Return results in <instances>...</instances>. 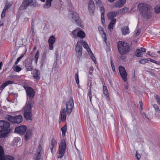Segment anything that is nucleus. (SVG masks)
I'll return each instance as SVG.
<instances>
[{
  "label": "nucleus",
  "instance_id": "f257e3e1",
  "mask_svg": "<svg viewBox=\"0 0 160 160\" xmlns=\"http://www.w3.org/2000/svg\"><path fill=\"white\" fill-rule=\"evenodd\" d=\"M66 109L65 108H63L60 112L61 120L62 121L66 120V113L69 115L72 111L74 108V102L72 97L69 98L66 102Z\"/></svg>",
  "mask_w": 160,
  "mask_h": 160
},
{
  "label": "nucleus",
  "instance_id": "f03ea898",
  "mask_svg": "<svg viewBox=\"0 0 160 160\" xmlns=\"http://www.w3.org/2000/svg\"><path fill=\"white\" fill-rule=\"evenodd\" d=\"M138 8L140 14L144 18L148 19L151 16L150 7L148 4L143 3H140L138 6Z\"/></svg>",
  "mask_w": 160,
  "mask_h": 160
},
{
  "label": "nucleus",
  "instance_id": "7ed1b4c3",
  "mask_svg": "<svg viewBox=\"0 0 160 160\" xmlns=\"http://www.w3.org/2000/svg\"><path fill=\"white\" fill-rule=\"evenodd\" d=\"M130 46L127 42L119 41L118 42V48L120 54H127L130 51Z\"/></svg>",
  "mask_w": 160,
  "mask_h": 160
},
{
  "label": "nucleus",
  "instance_id": "20e7f679",
  "mask_svg": "<svg viewBox=\"0 0 160 160\" xmlns=\"http://www.w3.org/2000/svg\"><path fill=\"white\" fill-rule=\"evenodd\" d=\"M38 6V4L35 0H24L20 6L19 9L22 10L26 9L28 6L35 7Z\"/></svg>",
  "mask_w": 160,
  "mask_h": 160
},
{
  "label": "nucleus",
  "instance_id": "39448f33",
  "mask_svg": "<svg viewBox=\"0 0 160 160\" xmlns=\"http://www.w3.org/2000/svg\"><path fill=\"white\" fill-rule=\"evenodd\" d=\"M5 119L9 121L11 124H20L22 121V117L21 115L12 116L7 115L6 116Z\"/></svg>",
  "mask_w": 160,
  "mask_h": 160
},
{
  "label": "nucleus",
  "instance_id": "423d86ee",
  "mask_svg": "<svg viewBox=\"0 0 160 160\" xmlns=\"http://www.w3.org/2000/svg\"><path fill=\"white\" fill-rule=\"evenodd\" d=\"M66 148V144L65 139H62L60 142L58 148V154L57 156L58 158H62L64 155Z\"/></svg>",
  "mask_w": 160,
  "mask_h": 160
},
{
  "label": "nucleus",
  "instance_id": "0eeeda50",
  "mask_svg": "<svg viewBox=\"0 0 160 160\" xmlns=\"http://www.w3.org/2000/svg\"><path fill=\"white\" fill-rule=\"evenodd\" d=\"M82 49L81 42L80 41H78L77 42L75 46V51L76 52L75 55L77 58H79L82 56Z\"/></svg>",
  "mask_w": 160,
  "mask_h": 160
},
{
  "label": "nucleus",
  "instance_id": "6e6552de",
  "mask_svg": "<svg viewBox=\"0 0 160 160\" xmlns=\"http://www.w3.org/2000/svg\"><path fill=\"white\" fill-rule=\"evenodd\" d=\"M28 129V127L25 125H22L16 127L15 128L14 132L20 135H24L26 130Z\"/></svg>",
  "mask_w": 160,
  "mask_h": 160
},
{
  "label": "nucleus",
  "instance_id": "1a4fd4ad",
  "mask_svg": "<svg viewBox=\"0 0 160 160\" xmlns=\"http://www.w3.org/2000/svg\"><path fill=\"white\" fill-rule=\"evenodd\" d=\"M71 15L72 19L75 20L77 25L82 28H84V26L82 24V21L78 13L73 11L71 13Z\"/></svg>",
  "mask_w": 160,
  "mask_h": 160
},
{
  "label": "nucleus",
  "instance_id": "9d476101",
  "mask_svg": "<svg viewBox=\"0 0 160 160\" xmlns=\"http://www.w3.org/2000/svg\"><path fill=\"white\" fill-rule=\"evenodd\" d=\"M119 72L122 80L126 82L127 80V73L125 70V68L122 66L119 67Z\"/></svg>",
  "mask_w": 160,
  "mask_h": 160
},
{
  "label": "nucleus",
  "instance_id": "9b49d317",
  "mask_svg": "<svg viewBox=\"0 0 160 160\" xmlns=\"http://www.w3.org/2000/svg\"><path fill=\"white\" fill-rule=\"evenodd\" d=\"M26 94L27 97H29V99H32L35 95V91L31 87H24Z\"/></svg>",
  "mask_w": 160,
  "mask_h": 160
},
{
  "label": "nucleus",
  "instance_id": "f8f14e48",
  "mask_svg": "<svg viewBox=\"0 0 160 160\" xmlns=\"http://www.w3.org/2000/svg\"><path fill=\"white\" fill-rule=\"evenodd\" d=\"M32 61L29 58L26 59L23 62L24 65L27 71H32L33 66L32 65Z\"/></svg>",
  "mask_w": 160,
  "mask_h": 160
},
{
  "label": "nucleus",
  "instance_id": "ddd939ff",
  "mask_svg": "<svg viewBox=\"0 0 160 160\" xmlns=\"http://www.w3.org/2000/svg\"><path fill=\"white\" fill-rule=\"evenodd\" d=\"M88 9L89 13L91 16L94 14L95 7L94 2L92 0H90L88 4Z\"/></svg>",
  "mask_w": 160,
  "mask_h": 160
},
{
  "label": "nucleus",
  "instance_id": "4468645a",
  "mask_svg": "<svg viewBox=\"0 0 160 160\" xmlns=\"http://www.w3.org/2000/svg\"><path fill=\"white\" fill-rule=\"evenodd\" d=\"M10 126V123L5 120H0V128L2 130L7 131V129H10L8 128Z\"/></svg>",
  "mask_w": 160,
  "mask_h": 160
},
{
  "label": "nucleus",
  "instance_id": "2eb2a0df",
  "mask_svg": "<svg viewBox=\"0 0 160 160\" xmlns=\"http://www.w3.org/2000/svg\"><path fill=\"white\" fill-rule=\"evenodd\" d=\"M43 151L42 150V147L41 145L39 144L36 150V157L35 160H42L41 158V156Z\"/></svg>",
  "mask_w": 160,
  "mask_h": 160
},
{
  "label": "nucleus",
  "instance_id": "dca6fc26",
  "mask_svg": "<svg viewBox=\"0 0 160 160\" xmlns=\"http://www.w3.org/2000/svg\"><path fill=\"white\" fill-rule=\"evenodd\" d=\"M121 10L117 11L116 12L112 11L108 13L107 14L108 19L109 20L114 19V18L118 15L119 13L121 11Z\"/></svg>",
  "mask_w": 160,
  "mask_h": 160
},
{
  "label": "nucleus",
  "instance_id": "f3484780",
  "mask_svg": "<svg viewBox=\"0 0 160 160\" xmlns=\"http://www.w3.org/2000/svg\"><path fill=\"white\" fill-rule=\"evenodd\" d=\"M24 117L25 118L27 121H32V112L29 111L26 112L24 111Z\"/></svg>",
  "mask_w": 160,
  "mask_h": 160
},
{
  "label": "nucleus",
  "instance_id": "a211bd4d",
  "mask_svg": "<svg viewBox=\"0 0 160 160\" xmlns=\"http://www.w3.org/2000/svg\"><path fill=\"white\" fill-rule=\"evenodd\" d=\"M26 133L24 136V139L26 141L29 140L32 136V131L30 129L26 130Z\"/></svg>",
  "mask_w": 160,
  "mask_h": 160
},
{
  "label": "nucleus",
  "instance_id": "6ab92c4d",
  "mask_svg": "<svg viewBox=\"0 0 160 160\" xmlns=\"http://www.w3.org/2000/svg\"><path fill=\"white\" fill-rule=\"evenodd\" d=\"M10 131V129H7V131L0 130V138L5 137L7 136V135L9 133Z\"/></svg>",
  "mask_w": 160,
  "mask_h": 160
},
{
  "label": "nucleus",
  "instance_id": "aec40b11",
  "mask_svg": "<svg viewBox=\"0 0 160 160\" xmlns=\"http://www.w3.org/2000/svg\"><path fill=\"white\" fill-rule=\"evenodd\" d=\"M126 0H119L115 3L114 6L115 7L120 8L123 6L126 3Z\"/></svg>",
  "mask_w": 160,
  "mask_h": 160
},
{
  "label": "nucleus",
  "instance_id": "412c9836",
  "mask_svg": "<svg viewBox=\"0 0 160 160\" xmlns=\"http://www.w3.org/2000/svg\"><path fill=\"white\" fill-rule=\"evenodd\" d=\"M33 73V78L37 80H39L40 79L39 75L40 72L39 70L36 69L34 71Z\"/></svg>",
  "mask_w": 160,
  "mask_h": 160
},
{
  "label": "nucleus",
  "instance_id": "4be33fe9",
  "mask_svg": "<svg viewBox=\"0 0 160 160\" xmlns=\"http://www.w3.org/2000/svg\"><path fill=\"white\" fill-rule=\"evenodd\" d=\"M100 12L101 13V22L102 23L104 22V14L105 12V9L102 6L100 8Z\"/></svg>",
  "mask_w": 160,
  "mask_h": 160
},
{
  "label": "nucleus",
  "instance_id": "5701e85b",
  "mask_svg": "<svg viewBox=\"0 0 160 160\" xmlns=\"http://www.w3.org/2000/svg\"><path fill=\"white\" fill-rule=\"evenodd\" d=\"M111 20V21L108 25V28L110 31H111L113 29V25H115L116 22V19H115Z\"/></svg>",
  "mask_w": 160,
  "mask_h": 160
},
{
  "label": "nucleus",
  "instance_id": "b1692460",
  "mask_svg": "<svg viewBox=\"0 0 160 160\" xmlns=\"http://www.w3.org/2000/svg\"><path fill=\"white\" fill-rule=\"evenodd\" d=\"M122 34L124 35L128 34L130 32L128 26L123 27L122 29Z\"/></svg>",
  "mask_w": 160,
  "mask_h": 160
},
{
  "label": "nucleus",
  "instance_id": "393cba45",
  "mask_svg": "<svg viewBox=\"0 0 160 160\" xmlns=\"http://www.w3.org/2000/svg\"><path fill=\"white\" fill-rule=\"evenodd\" d=\"M52 1V0H47L43 6V7L46 9L49 8L51 6Z\"/></svg>",
  "mask_w": 160,
  "mask_h": 160
},
{
  "label": "nucleus",
  "instance_id": "a878e982",
  "mask_svg": "<svg viewBox=\"0 0 160 160\" xmlns=\"http://www.w3.org/2000/svg\"><path fill=\"white\" fill-rule=\"evenodd\" d=\"M86 36V34L84 31L80 30L78 32V37L82 39L84 38Z\"/></svg>",
  "mask_w": 160,
  "mask_h": 160
},
{
  "label": "nucleus",
  "instance_id": "bb28decb",
  "mask_svg": "<svg viewBox=\"0 0 160 160\" xmlns=\"http://www.w3.org/2000/svg\"><path fill=\"white\" fill-rule=\"evenodd\" d=\"M15 158L12 156L10 155H5L2 160H15Z\"/></svg>",
  "mask_w": 160,
  "mask_h": 160
},
{
  "label": "nucleus",
  "instance_id": "cd10ccee",
  "mask_svg": "<svg viewBox=\"0 0 160 160\" xmlns=\"http://www.w3.org/2000/svg\"><path fill=\"white\" fill-rule=\"evenodd\" d=\"M135 55L138 57H142V52L141 50L138 48L136 49L135 52Z\"/></svg>",
  "mask_w": 160,
  "mask_h": 160
},
{
  "label": "nucleus",
  "instance_id": "c85d7f7f",
  "mask_svg": "<svg viewBox=\"0 0 160 160\" xmlns=\"http://www.w3.org/2000/svg\"><path fill=\"white\" fill-rule=\"evenodd\" d=\"M5 156L4 149L2 146H0V160H2Z\"/></svg>",
  "mask_w": 160,
  "mask_h": 160
},
{
  "label": "nucleus",
  "instance_id": "c756f323",
  "mask_svg": "<svg viewBox=\"0 0 160 160\" xmlns=\"http://www.w3.org/2000/svg\"><path fill=\"white\" fill-rule=\"evenodd\" d=\"M56 40L55 38L53 36H51L48 40L49 44H53L55 42Z\"/></svg>",
  "mask_w": 160,
  "mask_h": 160
},
{
  "label": "nucleus",
  "instance_id": "7c9ffc66",
  "mask_svg": "<svg viewBox=\"0 0 160 160\" xmlns=\"http://www.w3.org/2000/svg\"><path fill=\"white\" fill-rule=\"evenodd\" d=\"M100 34L102 36V37L103 38L104 41L107 40V38L106 37V34L104 31V30L99 32Z\"/></svg>",
  "mask_w": 160,
  "mask_h": 160
},
{
  "label": "nucleus",
  "instance_id": "2f4dec72",
  "mask_svg": "<svg viewBox=\"0 0 160 160\" xmlns=\"http://www.w3.org/2000/svg\"><path fill=\"white\" fill-rule=\"evenodd\" d=\"M32 107L30 106V105L28 103L26 105V106L24 108V111L32 112Z\"/></svg>",
  "mask_w": 160,
  "mask_h": 160
},
{
  "label": "nucleus",
  "instance_id": "473e14b6",
  "mask_svg": "<svg viewBox=\"0 0 160 160\" xmlns=\"http://www.w3.org/2000/svg\"><path fill=\"white\" fill-rule=\"evenodd\" d=\"M27 51V48H26L25 50L24 53L22 54L21 56L18 58L17 60H16L15 62V64L16 65L18 63L19 61L23 57H24V56L25 55L26 52Z\"/></svg>",
  "mask_w": 160,
  "mask_h": 160
},
{
  "label": "nucleus",
  "instance_id": "72a5a7b5",
  "mask_svg": "<svg viewBox=\"0 0 160 160\" xmlns=\"http://www.w3.org/2000/svg\"><path fill=\"white\" fill-rule=\"evenodd\" d=\"M78 31L77 29H75L72 31V32L71 34L73 35L72 37L76 39L78 37Z\"/></svg>",
  "mask_w": 160,
  "mask_h": 160
},
{
  "label": "nucleus",
  "instance_id": "f704fd0d",
  "mask_svg": "<svg viewBox=\"0 0 160 160\" xmlns=\"http://www.w3.org/2000/svg\"><path fill=\"white\" fill-rule=\"evenodd\" d=\"M12 68L14 71L17 72H20L22 70L21 68L18 65H14Z\"/></svg>",
  "mask_w": 160,
  "mask_h": 160
},
{
  "label": "nucleus",
  "instance_id": "c9c22d12",
  "mask_svg": "<svg viewBox=\"0 0 160 160\" xmlns=\"http://www.w3.org/2000/svg\"><path fill=\"white\" fill-rule=\"evenodd\" d=\"M39 51L38 50L34 56V60L35 62V63L37 64V62L38 60V58L39 57Z\"/></svg>",
  "mask_w": 160,
  "mask_h": 160
},
{
  "label": "nucleus",
  "instance_id": "e433bc0d",
  "mask_svg": "<svg viewBox=\"0 0 160 160\" xmlns=\"http://www.w3.org/2000/svg\"><path fill=\"white\" fill-rule=\"evenodd\" d=\"M46 59L41 58V61L40 62V63L41 64L40 65V68H42L44 65L46 63Z\"/></svg>",
  "mask_w": 160,
  "mask_h": 160
},
{
  "label": "nucleus",
  "instance_id": "4c0bfd02",
  "mask_svg": "<svg viewBox=\"0 0 160 160\" xmlns=\"http://www.w3.org/2000/svg\"><path fill=\"white\" fill-rule=\"evenodd\" d=\"M57 144V142L56 140L54 138H53L51 142V145L49 146L50 147H54Z\"/></svg>",
  "mask_w": 160,
  "mask_h": 160
},
{
  "label": "nucleus",
  "instance_id": "58836bf2",
  "mask_svg": "<svg viewBox=\"0 0 160 160\" xmlns=\"http://www.w3.org/2000/svg\"><path fill=\"white\" fill-rule=\"evenodd\" d=\"M148 58L142 59L139 61V62L142 64H144L148 62Z\"/></svg>",
  "mask_w": 160,
  "mask_h": 160
},
{
  "label": "nucleus",
  "instance_id": "ea45409f",
  "mask_svg": "<svg viewBox=\"0 0 160 160\" xmlns=\"http://www.w3.org/2000/svg\"><path fill=\"white\" fill-rule=\"evenodd\" d=\"M148 61H150L151 62L155 63L157 64V65H160V63L159 62L156 61L155 60L152 59L150 58H148Z\"/></svg>",
  "mask_w": 160,
  "mask_h": 160
},
{
  "label": "nucleus",
  "instance_id": "a19ab883",
  "mask_svg": "<svg viewBox=\"0 0 160 160\" xmlns=\"http://www.w3.org/2000/svg\"><path fill=\"white\" fill-rule=\"evenodd\" d=\"M155 97L157 103L160 105V97L158 95H156L155 96Z\"/></svg>",
  "mask_w": 160,
  "mask_h": 160
},
{
  "label": "nucleus",
  "instance_id": "79ce46f5",
  "mask_svg": "<svg viewBox=\"0 0 160 160\" xmlns=\"http://www.w3.org/2000/svg\"><path fill=\"white\" fill-rule=\"evenodd\" d=\"M81 41V43H82V45L84 48L86 49L89 47L88 45L87 42L85 41H83L82 40Z\"/></svg>",
  "mask_w": 160,
  "mask_h": 160
},
{
  "label": "nucleus",
  "instance_id": "37998d69",
  "mask_svg": "<svg viewBox=\"0 0 160 160\" xmlns=\"http://www.w3.org/2000/svg\"><path fill=\"white\" fill-rule=\"evenodd\" d=\"M155 12L156 13H160V5L157 6L155 8Z\"/></svg>",
  "mask_w": 160,
  "mask_h": 160
},
{
  "label": "nucleus",
  "instance_id": "c03bdc74",
  "mask_svg": "<svg viewBox=\"0 0 160 160\" xmlns=\"http://www.w3.org/2000/svg\"><path fill=\"white\" fill-rule=\"evenodd\" d=\"M75 79L76 81L77 84H79V76L78 72L77 73H76L75 74Z\"/></svg>",
  "mask_w": 160,
  "mask_h": 160
},
{
  "label": "nucleus",
  "instance_id": "a18cd8bd",
  "mask_svg": "<svg viewBox=\"0 0 160 160\" xmlns=\"http://www.w3.org/2000/svg\"><path fill=\"white\" fill-rule=\"evenodd\" d=\"M32 99H29L28 103V104H29L32 107H34V101Z\"/></svg>",
  "mask_w": 160,
  "mask_h": 160
},
{
  "label": "nucleus",
  "instance_id": "49530a36",
  "mask_svg": "<svg viewBox=\"0 0 160 160\" xmlns=\"http://www.w3.org/2000/svg\"><path fill=\"white\" fill-rule=\"evenodd\" d=\"M153 108L155 109L156 111L158 112H160V110L158 106L156 104H154L153 105Z\"/></svg>",
  "mask_w": 160,
  "mask_h": 160
},
{
  "label": "nucleus",
  "instance_id": "de8ad7c7",
  "mask_svg": "<svg viewBox=\"0 0 160 160\" xmlns=\"http://www.w3.org/2000/svg\"><path fill=\"white\" fill-rule=\"evenodd\" d=\"M110 62H111V67H112V68L113 71L114 72H116L114 65L113 63V61H112V59H111Z\"/></svg>",
  "mask_w": 160,
  "mask_h": 160
},
{
  "label": "nucleus",
  "instance_id": "09e8293b",
  "mask_svg": "<svg viewBox=\"0 0 160 160\" xmlns=\"http://www.w3.org/2000/svg\"><path fill=\"white\" fill-rule=\"evenodd\" d=\"M88 96L89 97L90 99V101L91 103H92V91L91 90H88Z\"/></svg>",
  "mask_w": 160,
  "mask_h": 160
},
{
  "label": "nucleus",
  "instance_id": "8fccbe9b",
  "mask_svg": "<svg viewBox=\"0 0 160 160\" xmlns=\"http://www.w3.org/2000/svg\"><path fill=\"white\" fill-rule=\"evenodd\" d=\"M67 126L66 124H65V125L63 126L61 129V131L62 132H66L67 131Z\"/></svg>",
  "mask_w": 160,
  "mask_h": 160
},
{
  "label": "nucleus",
  "instance_id": "3c124183",
  "mask_svg": "<svg viewBox=\"0 0 160 160\" xmlns=\"http://www.w3.org/2000/svg\"><path fill=\"white\" fill-rule=\"evenodd\" d=\"M125 54H121V56L120 57V59L123 61H126V56H124Z\"/></svg>",
  "mask_w": 160,
  "mask_h": 160
},
{
  "label": "nucleus",
  "instance_id": "603ef678",
  "mask_svg": "<svg viewBox=\"0 0 160 160\" xmlns=\"http://www.w3.org/2000/svg\"><path fill=\"white\" fill-rule=\"evenodd\" d=\"M11 5H12L9 3H8L7 2L4 8L8 10L10 7L11 6Z\"/></svg>",
  "mask_w": 160,
  "mask_h": 160
},
{
  "label": "nucleus",
  "instance_id": "864d4df0",
  "mask_svg": "<svg viewBox=\"0 0 160 160\" xmlns=\"http://www.w3.org/2000/svg\"><path fill=\"white\" fill-rule=\"evenodd\" d=\"M46 54V50H44L43 53L42 54V55L41 58L47 59Z\"/></svg>",
  "mask_w": 160,
  "mask_h": 160
},
{
  "label": "nucleus",
  "instance_id": "5fc2aeb1",
  "mask_svg": "<svg viewBox=\"0 0 160 160\" xmlns=\"http://www.w3.org/2000/svg\"><path fill=\"white\" fill-rule=\"evenodd\" d=\"M7 86L5 82L2 84V85L0 87V90L2 91L3 90V89Z\"/></svg>",
  "mask_w": 160,
  "mask_h": 160
},
{
  "label": "nucleus",
  "instance_id": "6e6d98bb",
  "mask_svg": "<svg viewBox=\"0 0 160 160\" xmlns=\"http://www.w3.org/2000/svg\"><path fill=\"white\" fill-rule=\"evenodd\" d=\"M14 81H13L8 80L5 82L6 85L8 86L9 84L13 83Z\"/></svg>",
  "mask_w": 160,
  "mask_h": 160
},
{
  "label": "nucleus",
  "instance_id": "4d7b16f0",
  "mask_svg": "<svg viewBox=\"0 0 160 160\" xmlns=\"http://www.w3.org/2000/svg\"><path fill=\"white\" fill-rule=\"evenodd\" d=\"M136 157L137 160H139L141 158L140 155L138 153L137 151H136Z\"/></svg>",
  "mask_w": 160,
  "mask_h": 160
},
{
  "label": "nucleus",
  "instance_id": "13d9d810",
  "mask_svg": "<svg viewBox=\"0 0 160 160\" xmlns=\"http://www.w3.org/2000/svg\"><path fill=\"white\" fill-rule=\"evenodd\" d=\"M103 94L105 95L107 97H109V94L108 91V90H105L103 91Z\"/></svg>",
  "mask_w": 160,
  "mask_h": 160
},
{
  "label": "nucleus",
  "instance_id": "bf43d9fd",
  "mask_svg": "<svg viewBox=\"0 0 160 160\" xmlns=\"http://www.w3.org/2000/svg\"><path fill=\"white\" fill-rule=\"evenodd\" d=\"M91 58L92 60L94 62L95 64H96V58L94 56L93 54L92 53V54H91Z\"/></svg>",
  "mask_w": 160,
  "mask_h": 160
},
{
  "label": "nucleus",
  "instance_id": "052dcab7",
  "mask_svg": "<svg viewBox=\"0 0 160 160\" xmlns=\"http://www.w3.org/2000/svg\"><path fill=\"white\" fill-rule=\"evenodd\" d=\"M30 32L32 33V35L33 36H34L35 34V33L34 32V28L32 26L31 30H30Z\"/></svg>",
  "mask_w": 160,
  "mask_h": 160
},
{
  "label": "nucleus",
  "instance_id": "680f3d73",
  "mask_svg": "<svg viewBox=\"0 0 160 160\" xmlns=\"http://www.w3.org/2000/svg\"><path fill=\"white\" fill-rule=\"evenodd\" d=\"M58 63L57 62V61H56V64L55 65L54 68V70L55 71H57V68L58 66Z\"/></svg>",
  "mask_w": 160,
  "mask_h": 160
},
{
  "label": "nucleus",
  "instance_id": "e2e57ef3",
  "mask_svg": "<svg viewBox=\"0 0 160 160\" xmlns=\"http://www.w3.org/2000/svg\"><path fill=\"white\" fill-rule=\"evenodd\" d=\"M55 54H56V61H57V60L59 57L58 53V51H56L55 52Z\"/></svg>",
  "mask_w": 160,
  "mask_h": 160
},
{
  "label": "nucleus",
  "instance_id": "0e129e2a",
  "mask_svg": "<svg viewBox=\"0 0 160 160\" xmlns=\"http://www.w3.org/2000/svg\"><path fill=\"white\" fill-rule=\"evenodd\" d=\"M140 30L139 29H138V30L137 31V32H136L135 33V35L136 36L140 34Z\"/></svg>",
  "mask_w": 160,
  "mask_h": 160
},
{
  "label": "nucleus",
  "instance_id": "69168bd1",
  "mask_svg": "<svg viewBox=\"0 0 160 160\" xmlns=\"http://www.w3.org/2000/svg\"><path fill=\"white\" fill-rule=\"evenodd\" d=\"M51 147V152L52 153V154H54L55 152V150L53 149L54 147Z\"/></svg>",
  "mask_w": 160,
  "mask_h": 160
},
{
  "label": "nucleus",
  "instance_id": "338daca9",
  "mask_svg": "<svg viewBox=\"0 0 160 160\" xmlns=\"http://www.w3.org/2000/svg\"><path fill=\"white\" fill-rule=\"evenodd\" d=\"M98 30L99 32L103 31L104 30L103 28L101 26H99L98 27Z\"/></svg>",
  "mask_w": 160,
  "mask_h": 160
},
{
  "label": "nucleus",
  "instance_id": "774afa93",
  "mask_svg": "<svg viewBox=\"0 0 160 160\" xmlns=\"http://www.w3.org/2000/svg\"><path fill=\"white\" fill-rule=\"evenodd\" d=\"M53 44H49V48L50 50H52L53 49Z\"/></svg>",
  "mask_w": 160,
  "mask_h": 160
}]
</instances>
